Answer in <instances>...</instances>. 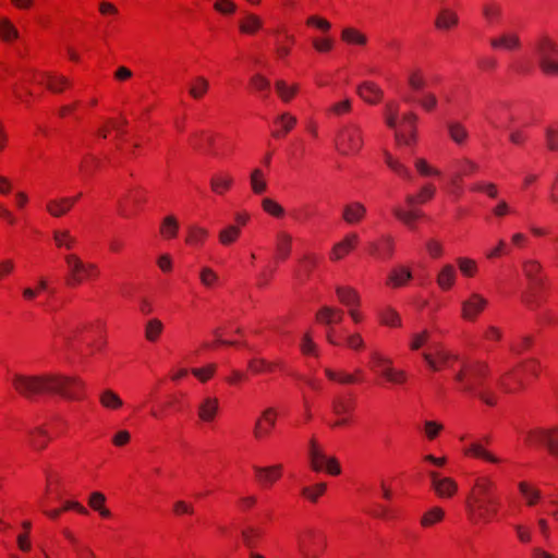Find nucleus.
<instances>
[{"mask_svg": "<svg viewBox=\"0 0 558 558\" xmlns=\"http://www.w3.org/2000/svg\"><path fill=\"white\" fill-rule=\"evenodd\" d=\"M14 389L28 400H34L41 392H56L71 400L80 399L84 383L77 377L61 375L28 376L15 374L12 377Z\"/></svg>", "mask_w": 558, "mask_h": 558, "instance_id": "f257e3e1", "label": "nucleus"}, {"mask_svg": "<svg viewBox=\"0 0 558 558\" xmlns=\"http://www.w3.org/2000/svg\"><path fill=\"white\" fill-rule=\"evenodd\" d=\"M494 483L486 477L475 481L465 502L471 521L475 523L488 522L496 514L499 501L494 494Z\"/></svg>", "mask_w": 558, "mask_h": 558, "instance_id": "f03ea898", "label": "nucleus"}, {"mask_svg": "<svg viewBox=\"0 0 558 558\" xmlns=\"http://www.w3.org/2000/svg\"><path fill=\"white\" fill-rule=\"evenodd\" d=\"M530 48L539 70L549 76L558 75V44L547 33H539Z\"/></svg>", "mask_w": 558, "mask_h": 558, "instance_id": "7ed1b4c3", "label": "nucleus"}, {"mask_svg": "<svg viewBox=\"0 0 558 558\" xmlns=\"http://www.w3.org/2000/svg\"><path fill=\"white\" fill-rule=\"evenodd\" d=\"M488 374V365L483 362L465 364L456 375V380L461 384L463 390L474 392L488 405L495 404V396L486 390H480L483 378Z\"/></svg>", "mask_w": 558, "mask_h": 558, "instance_id": "20e7f679", "label": "nucleus"}, {"mask_svg": "<svg viewBox=\"0 0 558 558\" xmlns=\"http://www.w3.org/2000/svg\"><path fill=\"white\" fill-rule=\"evenodd\" d=\"M363 144V132L356 123H348L341 126L335 137V147L342 156L359 154Z\"/></svg>", "mask_w": 558, "mask_h": 558, "instance_id": "39448f33", "label": "nucleus"}, {"mask_svg": "<svg viewBox=\"0 0 558 558\" xmlns=\"http://www.w3.org/2000/svg\"><path fill=\"white\" fill-rule=\"evenodd\" d=\"M298 547L304 558H318L326 547V537L320 532L308 530L299 536Z\"/></svg>", "mask_w": 558, "mask_h": 558, "instance_id": "423d86ee", "label": "nucleus"}, {"mask_svg": "<svg viewBox=\"0 0 558 558\" xmlns=\"http://www.w3.org/2000/svg\"><path fill=\"white\" fill-rule=\"evenodd\" d=\"M489 45L495 50L514 52L521 49L522 41L518 33L508 31L490 38Z\"/></svg>", "mask_w": 558, "mask_h": 558, "instance_id": "0eeeda50", "label": "nucleus"}, {"mask_svg": "<svg viewBox=\"0 0 558 558\" xmlns=\"http://www.w3.org/2000/svg\"><path fill=\"white\" fill-rule=\"evenodd\" d=\"M414 113H407L402 117L401 129L396 131L395 138L399 146H412L415 142L414 124L416 121Z\"/></svg>", "mask_w": 558, "mask_h": 558, "instance_id": "6e6552de", "label": "nucleus"}, {"mask_svg": "<svg viewBox=\"0 0 558 558\" xmlns=\"http://www.w3.org/2000/svg\"><path fill=\"white\" fill-rule=\"evenodd\" d=\"M488 300L478 293L471 295L462 302V317L466 320H475V318L487 306Z\"/></svg>", "mask_w": 558, "mask_h": 558, "instance_id": "1a4fd4ad", "label": "nucleus"}, {"mask_svg": "<svg viewBox=\"0 0 558 558\" xmlns=\"http://www.w3.org/2000/svg\"><path fill=\"white\" fill-rule=\"evenodd\" d=\"M354 403L352 400L344 398H336L331 402L332 413L338 417L330 425L332 427H342L349 423V414L353 411Z\"/></svg>", "mask_w": 558, "mask_h": 558, "instance_id": "9d476101", "label": "nucleus"}, {"mask_svg": "<svg viewBox=\"0 0 558 558\" xmlns=\"http://www.w3.org/2000/svg\"><path fill=\"white\" fill-rule=\"evenodd\" d=\"M432 486L440 498H450L458 490V484L450 477H439L436 472L429 473Z\"/></svg>", "mask_w": 558, "mask_h": 558, "instance_id": "9b49d317", "label": "nucleus"}, {"mask_svg": "<svg viewBox=\"0 0 558 558\" xmlns=\"http://www.w3.org/2000/svg\"><path fill=\"white\" fill-rule=\"evenodd\" d=\"M372 359L379 364H387L383 369L381 376L392 384H403L407 380V374L403 371L395 369L390 359L383 356L378 352L372 353Z\"/></svg>", "mask_w": 558, "mask_h": 558, "instance_id": "f8f14e48", "label": "nucleus"}, {"mask_svg": "<svg viewBox=\"0 0 558 558\" xmlns=\"http://www.w3.org/2000/svg\"><path fill=\"white\" fill-rule=\"evenodd\" d=\"M65 263L70 270V278L68 283L77 286L85 279L84 272H86V263H84L77 255L69 254L64 257Z\"/></svg>", "mask_w": 558, "mask_h": 558, "instance_id": "ddd939ff", "label": "nucleus"}, {"mask_svg": "<svg viewBox=\"0 0 558 558\" xmlns=\"http://www.w3.org/2000/svg\"><path fill=\"white\" fill-rule=\"evenodd\" d=\"M542 266L536 260H525L523 263V272L529 280L530 289L535 291L543 283V278L541 276Z\"/></svg>", "mask_w": 558, "mask_h": 558, "instance_id": "4468645a", "label": "nucleus"}, {"mask_svg": "<svg viewBox=\"0 0 558 558\" xmlns=\"http://www.w3.org/2000/svg\"><path fill=\"white\" fill-rule=\"evenodd\" d=\"M343 319V311L331 306H323L316 313V320L325 326L339 324Z\"/></svg>", "mask_w": 558, "mask_h": 558, "instance_id": "2eb2a0df", "label": "nucleus"}, {"mask_svg": "<svg viewBox=\"0 0 558 558\" xmlns=\"http://www.w3.org/2000/svg\"><path fill=\"white\" fill-rule=\"evenodd\" d=\"M76 203V198H70V197H61V198H54V199H50L48 203H47V211L52 216V217H61L63 215H65L72 207L73 205Z\"/></svg>", "mask_w": 558, "mask_h": 558, "instance_id": "dca6fc26", "label": "nucleus"}, {"mask_svg": "<svg viewBox=\"0 0 558 558\" xmlns=\"http://www.w3.org/2000/svg\"><path fill=\"white\" fill-rule=\"evenodd\" d=\"M276 411L272 408L266 409L263 412V418L257 420L254 428V435L256 438H262L265 435H268L270 428L275 426L276 423Z\"/></svg>", "mask_w": 558, "mask_h": 558, "instance_id": "f3484780", "label": "nucleus"}, {"mask_svg": "<svg viewBox=\"0 0 558 558\" xmlns=\"http://www.w3.org/2000/svg\"><path fill=\"white\" fill-rule=\"evenodd\" d=\"M366 215V207L360 202H352L343 207L342 218L347 223H359Z\"/></svg>", "mask_w": 558, "mask_h": 558, "instance_id": "a211bd4d", "label": "nucleus"}, {"mask_svg": "<svg viewBox=\"0 0 558 558\" xmlns=\"http://www.w3.org/2000/svg\"><path fill=\"white\" fill-rule=\"evenodd\" d=\"M219 410V401L215 397H206L198 407V416L204 422H211Z\"/></svg>", "mask_w": 558, "mask_h": 558, "instance_id": "6ab92c4d", "label": "nucleus"}, {"mask_svg": "<svg viewBox=\"0 0 558 558\" xmlns=\"http://www.w3.org/2000/svg\"><path fill=\"white\" fill-rule=\"evenodd\" d=\"M356 92L368 104H376L383 97V90L372 82H364L357 87Z\"/></svg>", "mask_w": 558, "mask_h": 558, "instance_id": "aec40b11", "label": "nucleus"}, {"mask_svg": "<svg viewBox=\"0 0 558 558\" xmlns=\"http://www.w3.org/2000/svg\"><path fill=\"white\" fill-rule=\"evenodd\" d=\"M257 480L262 484H272L281 476L282 465L276 464L271 466H254Z\"/></svg>", "mask_w": 558, "mask_h": 558, "instance_id": "412c9836", "label": "nucleus"}, {"mask_svg": "<svg viewBox=\"0 0 558 558\" xmlns=\"http://www.w3.org/2000/svg\"><path fill=\"white\" fill-rule=\"evenodd\" d=\"M458 14L448 8H442L435 20V26L440 31H448L458 25Z\"/></svg>", "mask_w": 558, "mask_h": 558, "instance_id": "4be33fe9", "label": "nucleus"}, {"mask_svg": "<svg viewBox=\"0 0 558 558\" xmlns=\"http://www.w3.org/2000/svg\"><path fill=\"white\" fill-rule=\"evenodd\" d=\"M357 241L359 236L356 233L348 234L341 242L337 243L333 246L331 252V259H341L345 254H348L351 250L354 248Z\"/></svg>", "mask_w": 558, "mask_h": 558, "instance_id": "5701e85b", "label": "nucleus"}, {"mask_svg": "<svg viewBox=\"0 0 558 558\" xmlns=\"http://www.w3.org/2000/svg\"><path fill=\"white\" fill-rule=\"evenodd\" d=\"M296 118L288 112L278 116L275 119V124L278 126L277 130L272 131V136L282 137L289 133L296 124Z\"/></svg>", "mask_w": 558, "mask_h": 558, "instance_id": "b1692460", "label": "nucleus"}, {"mask_svg": "<svg viewBox=\"0 0 558 558\" xmlns=\"http://www.w3.org/2000/svg\"><path fill=\"white\" fill-rule=\"evenodd\" d=\"M412 278V272L409 268L400 266L393 268L387 280V284L393 288L403 287Z\"/></svg>", "mask_w": 558, "mask_h": 558, "instance_id": "393cba45", "label": "nucleus"}, {"mask_svg": "<svg viewBox=\"0 0 558 558\" xmlns=\"http://www.w3.org/2000/svg\"><path fill=\"white\" fill-rule=\"evenodd\" d=\"M423 357L433 371H439L451 359V354L445 350L437 349L435 354L423 353Z\"/></svg>", "mask_w": 558, "mask_h": 558, "instance_id": "a878e982", "label": "nucleus"}, {"mask_svg": "<svg viewBox=\"0 0 558 558\" xmlns=\"http://www.w3.org/2000/svg\"><path fill=\"white\" fill-rule=\"evenodd\" d=\"M336 293L340 302L348 308L360 305V296L354 289L349 287H337Z\"/></svg>", "mask_w": 558, "mask_h": 558, "instance_id": "bb28decb", "label": "nucleus"}, {"mask_svg": "<svg viewBox=\"0 0 558 558\" xmlns=\"http://www.w3.org/2000/svg\"><path fill=\"white\" fill-rule=\"evenodd\" d=\"M232 177L226 173L214 174L210 179L211 191L216 194H223L232 185Z\"/></svg>", "mask_w": 558, "mask_h": 558, "instance_id": "cd10ccee", "label": "nucleus"}, {"mask_svg": "<svg viewBox=\"0 0 558 558\" xmlns=\"http://www.w3.org/2000/svg\"><path fill=\"white\" fill-rule=\"evenodd\" d=\"M209 89V82L204 76H196L189 86V94L194 99H201Z\"/></svg>", "mask_w": 558, "mask_h": 558, "instance_id": "c85d7f7f", "label": "nucleus"}, {"mask_svg": "<svg viewBox=\"0 0 558 558\" xmlns=\"http://www.w3.org/2000/svg\"><path fill=\"white\" fill-rule=\"evenodd\" d=\"M456 280V269L452 265H445L437 276V283L442 290L450 289Z\"/></svg>", "mask_w": 558, "mask_h": 558, "instance_id": "c756f323", "label": "nucleus"}, {"mask_svg": "<svg viewBox=\"0 0 558 558\" xmlns=\"http://www.w3.org/2000/svg\"><path fill=\"white\" fill-rule=\"evenodd\" d=\"M262 530L255 526H247L241 531V536L243 539V544L246 548L252 551L256 545L259 538L262 537Z\"/></svg>", "mask_w": 558, "mask_h": 558, "instance_id": "7c9ffc66", "label": "nucleus"}, {"mask_svg": "<svg viewBox=\"0 0 558 558\" xmlns=\"http://www.w3.org/2000/svg\"><path fill=\"white\" fill-rule=\"evenodd\" d=\"M435 194V187L432 184L423 186L417 195H408L405 201L410 207H414L416 204H424Z\"/></svg>", "mask_w": 558, "mask_h": 558, "instance_id": "2f4dec72", "label": "nucleus"}, {"mask_svg": "<svg viewBox=\"0 0 558 558\" xmlns=\"http://www.w3.org/2000/svg\"><path fill=\"white\" fill-rule=\"evenodd\" d=\"M99 401L109 410H118L123 405L121 398L112 390L106 389L100 393Z\"/></svg>", "mask_w": 558, "mask_h": 558, "instance_id": "473e14b6", "label": "nucleus"}, {"mask_svg": "<svg viewBox=\"0 0 558 558\" xmlns=\"http://www.w3.org/2000/svg\"><path fill=\"white\" fill-rule=\"evenodd\" d=\"M241 234V229L238 226L229 225L219 232L220 244L228 246L233 244Z\"/></svg>", "mask_w": 558, "mask_h": 558, "instance_id": "72a5a7b5", "label": "nucleus"}, {"mask_svg": "<svg viewBox=\"0 0 558 558\" xmlns=\"http://www.w3.org/2000/svg\"><path fill=\"white\" fill-rule=\"evenodd\" d=\"M292 245V236L286 232H280L277 235L276 251L280 258L286 259Z\"/></svg>", "mask_w": 558, "mask_h": 558, "instance_id": "f704fd0d", "label": "nucleus"}, {"mask_svg": "<svg viewBox=\"0 0 558 558\" xmlns=\"http://www.w3.org/2000/svg\"><path fill=\"white\" fill-rule=\"evenodd\" d=\"M263 25V21L255 14L248 13L246 14L244 21L240 23V31L244 34H254L256 33Z\"/></svg>", "mask_w": 558, "mask_h": 558, "instance_id": "c9c22d12", "label": "nucleus"}, {"mask_svg": "<svg viewBox=\"0 0 558 558\" xmlns=\"http://www.w3.org/2000/svg\"><path fill=\"white\" fill-rule=\"evenodd\" d=\"M447 128H448L449 136L456 144L461 145L466 141L468 131L461 123L449 122L447 124Z\"/></svg>", "mask_w": 558, "mask_h": 558, "instance_id": "e433bc0d", "label": "nucleus"}, {"mask_svg": "<svg viewBox=\"0 0 558 558\" xmlns=\"http://www.w3.org/2000/svg\"><path fill=\"white\" fill-rule=\"evenodd\" d=\"M179 222L174 216H167L160 226V233L166 239H172L177 235Z\"/></svg>", "mask_w": 558, "mask_h": 558, "instance_id": "4c0bfd02", "label": "nucleus"}, {"mask_svg": "<svg viewBox=\"0 0 558 558\" xmlns=\"http://www.w3.org/2000/svg\"><path fill=\"white\" fill-rule=\"evenodd\" d=\"M519 490L526 500L527 506H534L541 499V492L525 482L519 483Z\"/></svg>", "mask_w": 558, "mask_h": 558, "instance_id": "58836bf2", "label": "nucleus"}, {"mask_svg": "<svg viewBox=\"0 0 558 558\" xmlns=\"http://www.w3.org/2000/svg\"><path fill=\"white\" fill-rule=\"evenodd\" d=\"M163 325L157 318H151L146 323L145 337L148 341L155 342L162 332Z\"/></svg>", "mask_w": 558, "mask_h": 558, "instance_id": "ea45409f", "label": "nucleus"}, {"mask_svg": "<svg viewBox=\"0 0 558 558\" xmlns=\"http://www.w3.org/2000/svg\"><path fill=\"white\" fill-rule=\"evenodd\" d=\"M445 517V512L439 507H434L428 510L421 519V524L424 527L432 526L438 522H440Z\"/></svg>", "mask_w": 558, "mask_h": 558, "instance_id": "a19ab883", "label": "nucleus"}, {"mask_svg": "<svg viewBox=\"0 0 558 558\" xmlns=\"http://www.w3.org/2000/svg\"><path fill=\"white\" fill-rule=\"evenodd\" d=\"M341 38L348 44H355L361 46L365 45L367 41L365 35L351 27L342 29Z\"/></svg>", "mask_w": 558, "mask_h": 558, "instance_id": "79ce46f5", "label": "nucleus"}, {"mask_svg": "<svg viewBox=\"0 0 558 558\" xmlns=\"http://www.w3.org/2000/svg\"><path fill=\"white\" fill-rule=\"evenodd\" d=\"M465 452L469 454H473L474 457L482 458V459L493 462V463L499 462V459L497 457H495L492 453H489L488 451H486L483 448V446L478 442L471 444V446L469 447V449Z\"/></svg>", "mask_w": 558, "mask_h": 558, "instance_id": "37998d69", "label": "nucleus"}, {"mask_svg": "<svg viewBox=\"0 0 558 558\" xmlns=\"http://www.w3.org/2000/svg\"><path fill=\"white\" fill-rule=\"evenodd\" d=\"M251 186L255 194H262L266 191L267 184L264 180V173L260 169H254L251 173Z\"/></svg>", "mask_w": 558, "mask_h": 558, "instance_id": "c03bdc74", "label": "nucleus"}, {"mask_svg": "<svg viewBox=\"0 0 558 558\" xmlns=\"http://www.w3.org/2000/svg\"><path fill=\"white\" fill-rule=\"evenodd\" d=\"M380 322L384 325L397 327L401 325V318L399 314L391 307H386L380 312Z\"/></svg>", "mask_w": 558, "mask_h": 558, "instance_id": "a18cd8bd", "label": "nucleus"}, {"mask_svg": "<svg viewBox=\"0 0 558 558\" xmlns=\"http://www.w3.org/2000/svg\"><path fill=\"white\" fill-rule=\"evenodd\" d=\"M49 440L50 438L43 428H36L32 432L31 445L34 449L43 450Z\"/></svg>", "mask_w": 558, "mask_h": 558, "instance_id": "49530a36", "label": "nucleus"}, {"mask_svg": "<svg viewBox=\"0 0 558 558\" xmlns=\"http://www.w3.org/2000/svg\"><path fill=\"white\" fill-rule=\"evenodd\" d=\"M308 456L312 469L316 472L322 471L324 469V460L326 459L324 452L318 447H314L310 448Z\"/></svg>", "mask_w": 558, "mask_h": 558, "instance_id": "de8ad7c7", "label": "nucleus"}, {"mask_svg": "<svg viewBox=\"0 0 558 558\" xmlns=\"http://www.w3.org/2000/svg\"><path fill=\"white\" fill-rule=\"evenodd\" d=\"M276 89H277V93L278 95L280 96V98L288 102L290 101L293 96L296 94L298 92V86L296 85H292V86H288L286 84V82L283 81H277L276 82Z\"/></svg>", "mask_w": 558, "mask_h": 558, "instance_id": "09e8293b", "label": "nucleus"}, {"mask_svg": "<svg viewBox=\"0 0 558 558\" xmlns=\"http://www.w3.org/2000/svg\"><path fill=\"white\" fill-rule=\"evenodd\" d=\"M0 36L3 40H12L17 38L19 33L17 29L13 26V24L7 20L1 19L0 20Z\"/></svg>", "mask_w": 558, "mask_h": 558, "instance_id": "8fccbe9b", "label": "nucleus"}, {"mask_svg": "<svg viewBox=\"0 0 558 558\" xmlns=\"http://www.w3.org/2000/svg\"><path fill=\"white\" fill-rule=\"evenodd\" d=\"M277 364L266 361L265 359H252L248 361V368L259 374L263 372H270Z\"/></svg>", "mask_w": 558, "mask_h": 558, "instance_id": "3c124183", "label": "nucleus"}, {"mask_svg": "<svg viewBox=\"0 0 558 558\" xmlns=\"http://www.w3.org/2000/svg\"><path fill=\"white\" fill-rule=\"evenodd\" d=\"M53 239L59 247H65L68 250L72 248L76 243L75 239L70 235L69 231H56Z\"/></svg>", "mask_w": 558, "mask_h": 558, "instance_id": "603ef678", "label": "nucleus"}, {"mask_svg": "<svg viewBox=\"0 0 558 558\" xmlns=\"http://www.w3.org/2000/svg\"><path fill=\"white\" fill-rule=\"evenodd\" d=\"M458 266L462 275L472 277L477 270L476 262L471 258L460 257L457 259Z\"/></svg>", "mask_w": 558, "mask_h": 558, "instance_id": "864d4df0", "label": "nucleus"}, {"mask_svg": "<svg viewBox=\"0 0 558 558\" xmlns=\"http://www.w3.org/2000/svg\"><path fill=\"white\" fill-rule=\"evenodd\" d=\"M408 83L413 90L420 92L424 88L426 81L420 70H413L409 73Z\"/></svg>", "mask_w": 558, "mask_h": 558, "instance_id": "5fc2aeb1", "label": "nucleus"}, {"mask_svg": "<svg viewBox=\"0 0 558 558\" xmlns=\"http://www.w3.org/2000/svg\"><path fill=\"white\" fill-rule=\"evenodd\" d=\"M327 485L325 483H318L313 487H303L302 495L315 502L320 495H323L326 490Z\"/></svg>", "mask_w": 558, "mask_h": 558, "instance_id": "6e6d98bb", "label": "nucleus"}, {"mask_svg": "<svg viewBox=\"0 0 558 558\" xmlns=\"http://www.w3.org/2000/svg\"><path fill=\"white\" fill-rule=\"evenodd\" d=\"M546 144L550 150H558V123L545 131Z\"/></svg>", "mask_w": 558, "mask_h": 558, "instance_id": "4d7b16f0", "label": "nucleus"}, {"mask_svg": "<svg viewBox=\"0 0 558 558\" xmlns=\"http://www.w3.org/2000/svg\"><path fill=\"white\" fill-rule=\"evenodd\" d=\"M263 209L275 217H282L284 214L283 208L270 198H264L262 202Z\"/></svg>", "mask_w": 558, "mask_h": 558, "instance_id": "13d9d810", "label": "nucleus"}, {"mask_svg": "<svg viewBox=\"0 0 558 558\" xmlns=\"http://www.w3.org/2000/svg\"><path fill=\"white\" fill-rule=\"evenodd\" d=\"M199 278L201 282L207 288H211L218 281V275L209 267L202 268Z\"/></svg>", "mask_w": 558, "mask_h": 558, "instance_id": "bf43d9fd", "label": "nucleus"}, {"mask_svg": "<svg viewBox=\"0 0 558 558\" xmlns=\"http://www.w3.org/2000/svg\"><path fill=\"white\" fill-rule=\"evenodd\" d=\"M207 236V231L204 228L193 227L190 229L186 242L189 244L202 243Z\"/></svg>", "mask_w": 558, "mask_h": 558, "instance_id": "052dcab7", "label": "nucleus"}, {"mask_svg": "<svg viewBox=\"0 0 558 558\" xmlns=\"http://www.w3.org/2000/svg\"><path fill=\"white\" fill-rule=\"evenodd\" d=\"M47 87L54 93H60L64 86L69 85V81L65 77H56L47 75Z\"/></svg>", "mask_w": 558, "mask_h": 558, "instance_id": "680f3d73", "label": "nucleus"}, {"mask_svg": "<svg viewBox=\"0 0 558 558\" xmlns=\"http://www.w3.org/2000/svg\"><path fill=\"white\" fill-rule=\"evenodd\" d=\"M415 168L422 175H439L440 171L436 168H433L427 163V161L423 158H418L415 160Z\"/></svg>", "mask_w": 558, "mask_h": 558, "instance_id": "e2e57ef3", "label": "nucleus"}, {"mask_svg": "<svg viewBox=\"0 0 558 558\" xmlns=\"http://www.w3.org/2000/svg\"><path fill=\"white\" fill-rule=\"evenodd\" d=\"M251 84L255 89L259 92H265V94L263 95L264 98L268 96L270 83L267 78L259 74H256L251 78Z\"/></svg>", "mask_w": 558, "mask_h": 558, "instance_id": "0e129e2a", "label": "nucleus"}, {"mask_svg": "<svg viewBox=\"0 0 558 558\" xmlns=\"http://www.w3.org/2000/svg\"><path fill=\"white\" fill-rule=\"evenodd\" d=\"M551 430L536 429L531 430L526 436V441L530 444H546L547 436H549Z\"/></svg>", "mask_w": 558, "mask_h": 558, "instance_id": "69168bd1", "label": "nucleus"}, {"mask_svg": "<svg viewBox=\"0 0 558 558\" xmlns=\"http://www.w3.org/2000/svg\"><path fill=\"white\" fill-rule=\"evenodd\" d=\"M216 372V365L209 364L204 368H193L192 374L196 376L201 381L208 380Z\"/></svg>", "mask_w": 558, "mask_h": 558, "instance_id": "338daca9", "label": "nucleus"}, {"mask_svg": "<svg viewBox=\"0 0 558 558\" xmlns=\"http://www.w3.org/2000/svg\"><path fill=\"white\" fill-rule=\"evenodd\" d=\"M550 451V453L558 456V428L551 429L549 436H547V441L545 444Z\"/></svg>", "mask_w": 558, "mask_h": 558, "instance_id": "774afa93", "label": "nucleus"}]
</instances>
